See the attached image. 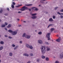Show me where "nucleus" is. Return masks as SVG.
<instances>
[{
	"label": "nucleus",
	"instance_id": "1",
	"mask_svg": "<svg viewBox=\"0 0 63 63\" xmlns=\"http://www.w3.org/2000/svg\"><path fill=\"white\" fill-rule=\"evenodd\" d=\"M22 9H20V11H25L26 9L27 10H29V11H31V9H30L27 8V7H26L25 6H24L22 7Z\"/></svg>",
	"mask_w": 63,
	"mask_h": 63
},
{
	"label": "nucleus",
	"instance_id": "2",
	"mask_svg": "<svg viewBox=\"0 0 63 63\" xmlns=\"http://www.w3.org/2000/svg\"><path fill=\"white\" fill-rule=\"evenodd\" d=\"M41 50L42 53L44 54L46 52V47L45 46H42V47L41 48Z\"/></svg>",
	"mask_w": 63,
	"mask_h": 63
},
{
	"label": "nucleus",
	"instance_id": "3",
	"mask_svg": "<svg viewBox=\"0 0 63 63\" xmlns=\"http://www.w3.org/2000/svg\"><path fill=\"white\" fill-rule=\"evenodd\" d=\"M50 33H47V34L46 35L47 38H48V40H50V38H49V37H50Z\"/></svg>",
	"mask_w": 63,
	"mask_h": 63
},
{
	"label": "nucleus",
	"instance_id": "4",
	"mask_svg": "<svg viewBox=\"0 0 63 63\" xmlns=\"http://www.w3.org/2000/svg\"><path fill=\"white\" fill-rule=\"evenodd\" d=\"M26 47H28V48H30V49H33V47L32 46H30L28 44L26 45Z\"/></svg>",
	"mask_w": 63,
	"mask_h": 63
},
{
	"label": "nucleus",
	"instance_id": "5",
	"mask_svg": "<svg viewBox=\"0 0 63 63\" xmlns=\"http://www.w3.org/2000/svg\"><path fill=\"white\" fill-rule=\"evenodd\" d=\"M60 57L61 59L62 58H63V52H62L60 54Z\"/></svg>",
	"mask_w": 63,
	"mask_h": 63
},
{
	"label": "nucleus",
	"instance_id": "6",
	"mask_svg": "<svg viewBox=\"0 0 63 63\" xmlns=\"http://www.w3.org/2000/svg\"><path fill=\"white\" fill-rule=\"evenodd\" d=\"M17 34V32H13V33H12V35H16Z\"/></svg>",
	"mask_w": 63,
	"mask_h": 63
},
{
	"label": "nucleus",
	"instance_id": "7",
	"mask_svg": "<svg viewBox=\"0 0 63 63\" xmlns=\"http://www.w3.org/2000/svg\"><path fill=\"white\" fill-rule=\"evenodd\" d=\"M25 38H27V39H29V38H30V36L26 35L25 36Z\"/></svg>",
	"mask_w": 63,
	"mask_h": 63
},
{
	"label": "nucleus",
	"instance_id": "8",
	"mask_svg": "<svg viewBox=\"0 0 63 63\" xmlns=\"http://www.w3.org/2000/svg\"><path fill=\"white\" fill-rule=\"evenodd\" d=\"M32 19H36L37 18V16H34L32 17H31Z\"/></svg>",
	"mask_w": 63,
	"mask_h": 63
},
{
	"label": "nucleus",
	"instance_id": "9",
	"mask_svg": "<svg viewBox=\"0 0 63 63\" xmlns=\"http://www.w3.org/2000/svg\"><path fill=\"white\" fill-rule=\"evenodd\" d=\"M33 5V4H27L26 5V6H32Z\"/></svg>",
	"mask_w": 63,
	"mask_h": 63
},
{
	"label": "nucleus",
	"instance_id": "10",
	"mask_svg": "<svg viewBox=\"0 0 63 63\" xmlns=\"http://www.w3.org/2000/svg\"><path fill=\"white\" fill-rule=\"evenodd\" d=\"M60 41H61V39L59 38H58L56 40V41L58 42H59Z\"/></svg>",
	"mask_w": 63,
	"mask_h": 63
},
{
	"label": "nucleus",
	"instance_id": "11",
	"mask_svg": "<svg viewBox=\"0 0 63 63\" xmlns=\"http://www.w3.org/2000/svg\"><path fill=\"white\" fill-rule=\"evenodd\" d=\"M53 20V19H52V18H50V19H49V21L50 22L52 21Z\"/></svg>",
	"mask_w": 63,
	"mask_h": 63
},
{
	"label": "nucleus",
	"instance_id": "12",
	"mask_svg": "<svg viewBox=\"0 0 63 63\" xmlns=\"http://www.w3.org/2000/svg\"><path fill=\"white\" fill-rule=\"evenodd\" d=\"M23 55L25 56H29V55L26 53L24 54Z\"/></svg>",
	"mask_w": 63,
	"mask_h": 63
},
{
	"label": "nucleus",
	"instance_id": "13",
	"mask_svg": "<svg viewBox=\"0 0 63 63\" xmlns=\"http://www.w3.org/2000/svg\"><path fill=\"white\" fill-rule=\"evenodd\" d=\"M55 30V29L54 28H51V29L50 31H51V32H52L53 31H54Z\"/></svg>",
	"mask_w": 63,
	"mask_h": 63
},
{
	"label": "nucleus",
	"instance_id": "14",
	"mask_svg": "<svg viewBox=\"0 0 63 63\" xmlns=\"http://www.w3.org/2000/svg\"><path fill=\"white\" fill-rule=\"evenodd\" d=\"M53 24H50L48 26V28H49V26H53Z\"/></svg>",
	"mask_w": 63,
	"mask_h": 63
},
{
	"label": "nucleus",
	"instance_id": "15",
	"mask_svg": "<svg viewBox=\"0 0 63 63\" xmlns=\"http://www.w3.org/2000/svg\"><path fill=\"white\" fill-rule=\"evenodd\" d=\"M47 51H48V50H50V48H48V47H47Z\"/></svg>",
	"mask_w": 63,
	"mask_h": 63
},
{
	"label": "nucleus",
	"instance_id": "16",
	"mask_svg": "<svg viewBox=\"0 0 63 63\" xmlns=\"http://www.w3.org/2000/svg\"><path fill=\"white\" fill-rule=\"evenodd\" d=\"M8 32H9L10 33H13V31L10 30H8Z\"/></svg>",
	"mask_w": 63,
	"mask_h": 63
},
{
	"label": "nucleus",
	"instance_id": "17",
	"mask_svg": "<svg viewBox=\"0 0 63 63\" xmlns=\"http://www.w3.org/2000/svg\"><path fill=\"white\" fill-rule=\"evenodd\" d=\"M2 12H3V10H2V9H1L0 10V14L2 13Z\"/></svg>",
	"mask_w": 63,
	"mask_h": 63
},
{
	"label": "nucleus",
	"instance_id": "18",
	"mask_svg": "<svg viewBox=\"0 0 63 63\" xmlns=\"http://www.w3.org/2000/svg\"><path fill=\"white\" fill-rule=\"evenodd\" d=\"M11 26V24H10L8 25V26L7 27V28H10Z\"/></svg>",
	"mask_w": 63,
	"mask_h": 63
},
{
	"label": "nucleus",
	"instance_id": "19",
	"mask_svg": "<svg viewBox=\"0 0 63 63\" xmlns=\"http://www.w3.org/2000/svg\"><path fill=\"white\" fill-rule=\"evenodd\" d=\"M3 49V47H0V50H2V49Z\"/></svg>",
	"mask_w": 63,
	"mask_h": 63
},
{
	"label": "nucleus",
	"instance_id": "20",
	"mask_svg": "<svg viewBox=\"0 0 63 63\" xmlns=\"http://www.w3.org/2000/svg\"><path fill=\"white\" fill-rule=\"evenodd\" d=\"M37 15L36 13H35L34 14H32V16H36Z\"/></svg>",
	"mask_w": 63,
	"mask_h": 63
},
{
	"label": "nucleus",
	"instance_id": "21",
	"mask_svg": "<svg viewBox=\"0 0 63 63\" xmlns=\"http://www.w3.org/2000/svg\"><path fill=\"white\" fill-rule=\"evenodd\" d=\"M43 43V41L41 40H40V44H42Z\"/></svg>",
	"mask_w": 63,
	"mask_h": 63
},
{
	"label": "nucleus",
	"instance_id": "22",
	"mask_svg": "<svg viewBox=\"0 0 63 63\" xmlns=\"http://www.w3.org/2000/svg\"><path fill=\"white\" fill-rule=\"evenodd\" d=\"M17 47H18V46H17L14 48V50H16V49L17 48Z\"/></svg>",
	"mask_w": 63,
	"mask_h": 63
},
{
	"label": "nucleus",
	"instance_id": "23",
	"mask_svg": "<svg viewBox=\"0 0 63 63\" xmlns=\"http://www.w3.org/2000/svg\"><path fill=\"white\" fill-rule=\"evenodd\" d=\"M46 61H48L49 60V59L48 57L46 58Z\"/></svg>",
	"mask_w": 63,
	"mask_h": 63
},
{
	"label": "nucleus",
	"instance_id": "24",
	"mask_svg": "<svg viewBox=\"0 0 63 63\" xmlns=\"http://www.w3.org/2000/svg\"><path fill=\"white\" fill-rule=\"evenodd\" d=\"M0 44L3 45V44H4V42L2 41H1L0 42Z\"/></svg>",
	"mask_w": 63,
	"mask_h": 63
},
{
	"label": "nucleus",
	"instance_id": "25",
	"mask_svg": "<svg viewBox=\"0 0 63 63\" xmlns=\"http://www.w3.org/2000/svg\"><path fill=\"white\" fill-rule=\"evenodd\" d=\"M25 35H26V33H24L23 35V36H22L23 37H25Z\"/></svg>",
	"mask_w": 63,
	"mask_h": 63
},
{
	"label": "nucleus",
	"instance_id": "26",
	"mask_svg": "<svg viewBox=\"0 0 63 63\" xmlns=\"http://www.w3.org/2000/svg\"><path fill=\"white\" fill-rule=\"evenodd\" d=\"M9 55L10 56H12V55H13V54L12 53H9Z\"/></svg>",
	"mask_w": 63,
	"mask_h": 63
},
{
	"label": "nucleus",
	"instance_id": "27",
	"mask_svg": "<svg viewBox=\"0 0 63 63\" xmlns=\"http://www.w3.org/2000/svg\"><path fill=\"white\" fill-rule=\"evenodd\" d=\"M5 27V25H1V27Z\"/></svg>",
	"mask_w": 63,
	"mask_h": 63
},
{
	"label": "nucleus",
	"instance_id": "28",
	"mask_svg": "<svg viewBox=\"0 0 63 63\" xmlns=\"http://www.w3.org/2000/svg\"><path fill=\"white\" fill-rule=\"evenodd\" d=\"M11 7L12 8H14L15 7L14 5L12 4Z\"/></svg>",
	"mask_w": 63,
	"mask_h": 63
},
{
	"label": "nucleus",
	"instance_id": "29",
	"mask_svg": "<svg viewBox=\"0 0 63 63\" xmlns=\"http://www.w3.org/2000/svg\"><path fill=\"white\" fill-rule=\"evenodd\" d=\"M42 59H44L45 58V56H42Z\"/></svg>",
	"mask_w": 63,
	"mask_h": 63
},
{
	"label": "nucleus",
	"instance_id": "30",
	"mask_svg": "<svg viewBox=\"0 0 63 63\" xmlns=\"http://www.w3.org/2000/svg\"><path fill=\"white\" fill-rule=\"evenodd\" d=\"M45 1L46 0H41L40 1V2H41V3H43V1Z\"/></svg>",
	"mask_w": 63,
	"mask_h": 63
},
{
	"label": "nucleus",
	"instance_id": "31",
	"mask_svg": "<svg viewBox=\"0 0 63 63\" xmlns=\"http://www.w3.org/2000/svg\"><path fill=\"white\" fill-rule=\"evenodd\" d=\"M30 56H32L33 55V54L32 53H31L30 54Z\"/></svg>",
	"mask_w": 63,
	"mask_h": 63
},
{
	"label": "nucleus",
	"instance_id": "32",
	"mask_svg": "<svg viewBox=\"0 0 63 63\" xmlns=\"http://www.w3.org/2000/svg\"><path fill=\"white\" fill-rule=\"evenodd\" d=\"M53 19H55V16H53Z\"/></svg>",
	"mask_w": 63,
	"mask_h": 63
},
{
	"label": "nucleus",
	"instance_id": "33",
	"mask_svg": "<svg viewBox=\"0 0 63 63\" xmlns=\"http://www.w3.org/2000/svg\"><path fill=\"white\" fill-rule=\"evenodd\" d=\"M45 43L46 44H47V45H49V44L47 42H45Z\"/></svg>",
	"mask_w": 63,
	"mask_h": 63
},
{
	"label": "nucleus",
	"instance_id": "34",
	"mask_svg": "<svg viewBox=\"0 0 63 63\" xmlns=\"http://www.w3.org/2000/svg\"><path fill=\"white\" fill-rule=\"evenodd\" d=\"M12 46L13 47H15V44H12Z\"/></svg>",
	"mask_w": 63,
	"mask_h": 63
},
{
	"label": "nucleus",
	"instance_id": "35",
	"mask_svg": "<svg viewBox=\"0 0 63 63\" xmlns=\"http://www.w3.org/2000/svg\"><path fill=\"white\" fill-rule=\"evenodd\" d=\"M12 4H13V5H16V3L14 2H13Z\"/></svg>",
	"mask_w": 63,
	"mask_h": 63
},
{
	"label": "nucleus",
	"instance_id": "36",
	"mask_svg": "<svg viewBox=\"0 0 63 63\" xmlns=\"http://www.w3.org/2000/svg\"><path fill=\"white\" fill-rule=\"evenodd\" d=\"M5 25L7 26L8 25V23L5 22Z\"/></svg>",
	"mask_w": 63,
	"mask_h": 63
},
{
	"label": "nucleus",
	"instance_id": "37",
	"mask_svg": "<svg viewBox=\"0 0 63 63\" xmlns=\"http://www.w3.org/2000/svg\"><path fill=\"white\" fill-rule=\"evenodd\" d=\"M35 11H38V9L37 8H36L35 9Z\"/></svg>",
	"mask_w": 63,
	"mask_h": 63
},
{
	"label": "nucleus",
	"instance_id": "38",
	"mask_svg": "<svg viewBox=\"0 0 63 63\" xmlns=\"http://www.w3.org/2000/svg\"><path fill=\"white\" fill-rule=\"evenodd\" d=\"M36 8V7H33L32 8V9H34V8Z\"/></svg>",
	"mask_w": 63,
	"mask_h": 63
},
{
	"label": "nucleus",
	"instance_id": "39",
	"mask_svg": "<svg viewBox=\"0 0 63 63\" xmlns=\"http://www.w3.org/2000/svg\"><path fill=\"white\" fill-rule=\"evenodd\" d=\"M60 11L61 12H63V9L61 10Z\"/></svg>",
	"mask_w": 63,
	"mask_h": 63
},
{
	"label": "nucleus",
	"instance_id": "40",
	"mask_svg": "<svg viewBox=\"0 0 63 63\" xmlns=\"http://www.w3.org/2000/svg\"><path fill=\"white\" fill-rule=\"evenodd\" d=\"M57 14H58L59 15H61V13H60V12H57Z\"/></svg>",
	"mask_w": 63,
	"mask_h": 63
},
{
	"label": "nucleus",
	"instance_id": "41",
	"mask_svg": "<svg viewBox=\"0 0 63 63\" xmlns=\"http://www.w3.org/2000/svg\"><path fill=\"white\" fill-rule=\"evenodd\" d=\"M57 8H58V7H56L55 8V10H57Z\"/></svg>",
	"mask_w": 63,
	"mask_h": 63
},
{
	"label": "nucleus",
	"instance_id": "42",
	"mask_svg": "<svg viewBox=\"0 0 63 63\" xmlns=\"http://www.w3.org/2000/svg\"><path fill=\"white\" fill-rule=\"evenodd\" d=\"M16 8H18L19 7V5H18V6H16Z\"/></svg>",
	"mask_w": 63,
	"mask_h": 63
},
{
	"label": "nucleus",
	"instance_id": "43",
	"mask_svg": "<svg viewBox=\"0 0 63 63\" xmlns=\"http://www.w3.org/2000/svg\"><path fill=\"white\" fill-rule=\"evenodd\" d=\"M42 32H40V35H41V34H42Z\"/></svg>",
	"mask_w": 63,
	"mask_h": 63
},
{
	"label": "nucleus",
	"instance_id": "44",
	"mask_svg": "<svg viewBox=\"0 0 63 63\" xmlns=\"http://www.w3.org/2000/svg\"><path fill=\"white\" fill-rule=\"evenodd\" d=\"M9 39H12V37L11 36H9Z\"/></svg>",
	"mask_w": 63,
	"mask_h": 63
},
{
	"label": "nucleus",
	"instance_id": "45",
	"mask_svg": "<svg viewBox=\"0 0 63 63\" xmlns=\"http://www.w3.org/2000/svg\"><path fill=\"white\" fill-rule=\"evenodd\" d=\"M7 10L8 11H10V9L8 8H7Z\"/></svg>",
	"mask_w": 63,
	"mask_h": 63
},
{
	"label": "nucleus",
	"instance_id": "46",
	"mask_svg": "<svg viewBox=\"0 0 63 63\" xmlns=\"http://www.w3.org/2000/svg\"><path fill=\"white\" fill-rule=\"evenodd\" d=\"M8 15V14H4V15L5 16H7Z\"/></svg>",
	"mask_w": 63,
	"mask_h": 63
},
{
	"label": "nucleus",
	"instance_id": "47",
	"mask_svg": "<svg viewBox=\"0 0 63 63\" xmlns=\"http://www.w3.org/2000/svg\"><path fill=\"white\" fill-rule=\"evenodd\" d=\"M4 36L5 37H8V36H7V35H4Z\"/></svg>",
	"mask_w": 63,
	"mask_h": 63
},
{
	"label": "nucleus",
	"instance_id": "48",
	"mask_svg": "<svg viewBox=\"0 0 63 63\" xmlns=\"http://www.w3.org/2000/svg\"><path fill=\"white\" fill-rule=\"evenodd\" d=\"M55 63H59V62L58 61H56Z\"/></svg>",
	"mask_w": 63,
	"mask_h": 63
},
{
	"label": "nucleus",
	"instance_id": "49",
	"mask_svg": "<svg viewBox=\"0 0 63 63\" xmlns=\"http://www.w3.org/2000/svg\"><path fill=\"white\" fill-rule=\"evenodd\" d=\"M61 18H63V16L61 15Z\"/></svg>",
	"mask_w": 63,
	"mask_h": 63
},
{
	"label": "nucleus",
	"instance_id": "50",
	"mask_svg": "<svg viewBox=\"0 0 63 63\" xmlns=\"http://www.w3.org/2000/svg\"><path fill=\"white\" fill-rule=\"evenodd\" d=\"M21 13V12H20V11H19L18 12V14H20V13Z\"/></svg>",
	"mask_w": 63,
	"mask_h": 63
},
{
	"label": "nucleus",
	"instance_id": "51",
	"mask_svg": "<svg viewBox=\"0 0 63 63\" xmlns=\"http://www.w3.org/2000/svg\"><path fill=\"white\" fill-rule=\"evenodd\" d=\"M19 7H20V6H22V4L19 5Z\"/></svg>",
	"mask_w": 63,
	"mask_h": 63
},
{
	"label": "nucleus",
	"instance_id": "52",
	"mask_svg": "<svg viewBox=\"0 0 63 63\" xmlns=\"http://www.w3.org/2000/svg\"><path fill=\"white\" fill-rule=\"evenodd\" d=\"M38 43H39V44H40V40L38 41Z\"/></svg>",
	"mask_w": 63,
	"mask_h": 63
},
{
	"label": "nucleus",
	"instance_id": "53",
	"mask_svg": "<svg viewBox=\"0 0 63 63\" xmlns=\"http://www.w3.org/2000/svg\"><path fill=\"white\" fill-rule=\"evenodd\" d=\"M37 62H39V60L37 59Z\"/></svg>",
	"mask_w": 63,
	"mask_h": 63
},
{
	"label": "nucleus",
	"instance_id": "54",
	"mask_svg": "<svg viewBox=\"0 0 63 63\" xmlns=\"http://www.w3.org/2000/svg\"><path fill=\"white\" fill-rule=\"evenodd\" d=\"M22 41H21L20 42V44H21V43H22Z\"/></svg>",
	"mask_w": 63,
	"mask_h": 63
},
{
	"label": "nucleus",
	"instance_id": "55",
	"mask_svg": "<svg viewBox=\"0 0 63 63\" xmlns=\"http://www.w3.org/2000/svg\"><path fill=\"white\" fill-rule=\"evenodd\" d=\"M5 30H6V31H7V28H5Z\"/></svg>",
	"mask_w": 63,
	"mask_h": 63
},
{
	"label": "nucleus",
	"instance_id": "56",
	"mask_svg": "<svg viewBox=\"0 0 63 63\" xmlns=\"http://www.w3.org/2000/svg\"><path fill=\"white\" fill-rule=\"evenodd\" d=\"M30 63V61H29L27 63Z\"/></svg>",
	"mask_w": 63,
	"mask_h": 63
},
{
	"label": "nucleus",
	"instance_id": "57",
	"mask_svg": "<svg viewBox=\"0 0 63 63\" xmlns=\"http://www.w3.org/2000/svg\"><path fill=\"white\" fill-rule=\"evenodd\" d=\"M20 26H21V25H18V27H20Z\"/></svg>",
	"mask_w": 63,
	"mask_h": 63
},
{
	"label": "nucleus",
	"instance_id": "58",
	"mask_svg": "<svg viewBox=\"0 0 63 63\" xmlns=\"http://www.w3.org/2000/svg\"><path fill=\"white\" fill-rule=\"evenodd\" d=\"M17 20H20V19H17Z\"/></svg>",
	"mask_w": 63,
	"mask_h": 63
},
{
	"label": "nucleus",
	"instance_id": "59",
	"mask_svg": "<svg viewBox=\"0 0 63 63\" xmlns=\"http://www.w3.org/2000/svg\"><path fill=\"white\" fill-rule=\"evenodd\" d=\"M46 14H48V12H46Z\"/></svg>",
	"mask_w": 63,
	"mask_h": 63
},
{
	"label": "nucleus",
	"instance_id": "60",
	"mask_svg": "<svg viewBox=\"0 0 63 63\" xmlns=\"http://www.w3.org/2000/svg\"><path fill=\"white\" fill-rule=\"evenodd\" d=\"M56 36H57V37L58 36V34L57 35H56Z\"/></svg>",
	"mask_w": 63,
	"mask_h": 63
},
{
	"label": "nucleus",
	"instance_id": "61",
	"mask_svg": "<svg viewBox=\"0 0 63 63\" xmlns=\"http://www.w3.org/2000/svg\"><path fill=\"white\" fill-rule=\"evenodd\" d=\"M61 15H63V13H61Z\"/></svg>",
	"mask_w": 63,
	"mask_h": 63
},
{
	"label": "nucleus",
	"instance_id": "62",
	"mask_svg": "<svg viewBox=\"0 0 63 63\" xmlns=\"http://www.w3.org/2000/svg\"><path fill=\"white\" fill-rule=\"evenodd\" d=\"M23 22H26V21H24Z\"/></svg>",
	"mask_w": 63,
	"mask_h": 63
},
{
	"label": "nucleus",
	"instance_id": "63",
	"mask_svg": "<svg viewBox=\"0 0 63 63\" xmlns=\"http://www.w3.org/2000/svg\"><path fill=\"white\" fill-rule=\"evenodd\" d=\"M1 20L0 19V22H1Z\"/></svg>",
	"mask_w": 63,
	"mask_h": 63
},
{
	"label": "nucleus",
	"instance_id": "64",
	"mask_svg": "<svg viewBox=\"0 0 63 63\" xmlns=\"http://www.w3.org/2000/svg\"><path fill=\"white\" fill-rule=\"evenodd\" d=\"M38 34H40V32H39L38 33Z\"/></svg>",
	"mask_w": 63,
	"mask_h": 63
}]
</instances>
